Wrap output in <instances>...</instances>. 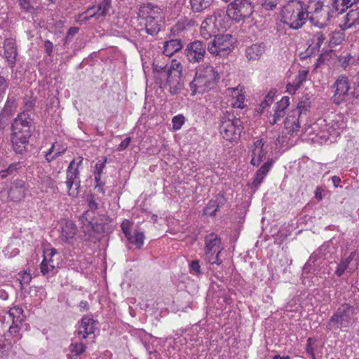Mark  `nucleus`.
Segmentation results:
<instances>
[{
	"instance_id": "40",
	"label": "nucleus",
	"mask_w": 359,
	"mask_h": 359,
	"mask_svg": "<svg viewBox=\"0 0 359 359\" xmlns=\"http://www.w3.org/2000/svg\"><path fill=\"white\" fill-rule=\"evenodd\" d=\"M325 39V36L322 32H316L313 35V39H312V43L314 46L313 49H314L316 50H319V49L320 48Z\"/></svg>"
},
{
	"instance_id": "53",
	"label": "nucleus",
	"mask_w": 359,
	"mask_h": 359,
	"mask_svg": "<svg viewBox=\"0 0 359 359\" xmlns=\"http://www.w3.org/2000/svg\"><path fill=\"white\" fill-rule=\"evenodd\" d=\"M19 276L20 281V283L21 285L28 284L32 280L30 273H27L26 271H23L22 273H19Z\"/></svg>"
},
{
	"instance_id": "36",
	"label": "nucleus",
	"mask_w": 359,
	"mask_h": 359,
	"mask_svg": "<svg viewBox=\"0 0 359 359\" xmlns=\"http://www.w3.org/2000/svg\"><path fill=\"white\" fill-rule=\"evenodd\" d=\"M266 154V151L264 149V148H259L257 151L256 149H253L252 151V158L251 159L250 163L254 166H259L261 162L263 161Z\"/></svg>"
},
{
	"instance_id": "29",
	"label": "nucleus",
	"mask_w": 359,
	"mask_h": 359,
	"mask_svg": "<svg viewBox=\"0 0 359 359\" xmlns=\"http://www.w3.org/2000/svg\"><path fill=\"white\" fill-rule=\"evenodd\" d=\"M87 349L86 345L83 342L71 343L69 346V353L67 357L68 359H77V358L84 353Z\"/></svg>"
},
{
	"instance_id": "6",
	"label": "nucleus",
	"mask_w": 359,
	"mask_h": 359,
	"mask_svg": "<svg viewBox=\"0 0 359 359\" xmlns=\"http://www.w3.org/2000/svg\"><path fill=\"white\" fill-rule=\"evenodd\" d=\"M223 250L221 238L215 233H211L205 237L204 260L210 264L219 266L222 261L220 259V253Z\"/></svg>"
},
{
	"instance_id": "62",
	"label": "nucleus",
	"mask_w": 359,
	"mask_h": 359,
	"mask_svg": "<svg viewBox=\"0 0 359 359\" xmlns=\"http://www.w3.org/2000/svg\"><path fill=\"white\" fill-rule=\"evenodd\" d=\"M105 162H106V160L104 162H102L100 163H96L95 167V171H94L95 175H101V174L103 171V169L105 167Z\"/></svg>"
},
{
	"instance_id": "32",
	"label": "nucleus",
	"mask_w": 359,
	"mask_h": 359,
	"mask_svg": "<svg viewBox=\"0 0 359 359\" xmlns=\"http://www.w3.org/2000/svg\"><path fill=\"white\" fill-rule=\"evenodd\" d=\"M306 8L308 15L311 13L318 15L326 6H324L323 2L320 0H309L308 4H306Z\"/></svg>"
},
{
	"instance_id": "11",
	"label": "nucleus",
	"mask_w": 359,
	"mask_h": 359,
	"mask_svg": "<svg viewBox=\"0 0 359 359\" xmlns=\"http://www.w3.org/2000/svg\"><path fill=\"white\" fill-rule=\"evenodd\" d=\"M206 45L201 41L189 43L185 49V55L190 62H200L204 58Z\"/></svg>"
},
{
	"instance_id": "31",
	"label": "nucleus",
	"mask_w": 359,
	"mask_h": 359,
	"mask_svg": "<svg viewBox=\"0 0 359 359\" xmlns=\"http://www.w3.org/2000/svg\"><path fill=\"white\" fill-rule=\"evenodd\" d=\"M59 266L50 265L48 263V258L46 256L44 257L43 260L40 264L41 272L43 275L47 276H53L58 272Z\"/></svg>"
},
{
	"instance_id": "44",
	"label": "nucleus",
	"mask_w": 359,
	"mask_h": 359,
	"mask_svg": "<svg viewBox=\"0 0 359 359\" xmlns=\"http://www.w3.org/2000/svg\"><path fill=\"white\" fill-rule=\"evenodd\" d=\"M23 310L20 307H14L13 309H11L8 311L9 316L12 319V321L14 320H16L18 317L20 319V323L23 320V316H22Z\"/></svg>"
},
{
	"instance_id": "63",
	"label": "nucleus",
	"mask_w": 359,
	"mask_h": 359,
	"mask_svg": "<svg viewBox=\"0 0 359 359\" xmlns=\"http://www.w3.org/2000/svg\"><path fill=\"white\" fill-rule=\"evenodd\" d=\"M130 141H131L130 137H126V139H124L118 145V149L120 151H121V150H124L125 149H126L128 147Z\"/></svg>"
},
{
	"instance_id": "58",
	"label": "nucleus",
	"mask_w": 359,
	"mask_h": 359,
	"mask_svg": "<svg viewBox=\"0 0 359 359\" xmlns=\"http://www.w3.org/2000/svg\"><path fill=\"white\" fill-rule=\"evenodd\" d=\"M53 44L49 40H46L44 41V49L46 54L49 56H52L53 50Z\"/></svg>"
},
{
	"instance_id": "48",
	"label": "nucleus",
	"mask_w": 359,
	"mask_h": 359,
	"mask_svg": "<svg viewBox=\"0 0 359 359\" xmlns=\"http://www.w3.org/2000/svg\"><path fill=\"white\" fill-rule=\"evenodd\" d=\"M79 30V29L76 27H71L68 29L65 38V45L73 39V37L78 33Z\"/></svg>"
},
{
	"instance_id": "19",
	"label": "nucleus",
	"mask_w": 359,
	"mask_h": 359,
	"mask_svg": "<svg viewBox=\"0 0 359 359\" xmlns=\"http://www.w3.org/2000/svg\"><path fill=\"white\" fill-rule=\"evenodd\" d=\"M266 51V46L264 43H255L248 46L245 50V56L248 61L259 60Z\"/></svg>"
},
{
	"instance_id": "57",
	"label": "nucleus",
	"mask_w": 359,
	"mask_h": 359,
	"mask_svg": "<svg viewBox=\"0 0 359 359\" xmlns=\"http://www.w3.org/2000/svg\"><path fill=\"white\" fill-rule=\"evenodd\" d=\"M352 60L353 57L350 55H348L346 56L341 57L339 60L341 62V67L346 69Z\"/></svg>"
},
{
	"instance_id": "16",
	"label": "nucleus",
	"mask_w": 359,
	"mask_h": 359,
	"mask_svg": "<svg viewBox=\"0 0 359 359\" xmlns=\"http://www.w3.org/2000/svg\"><path fill=\"white\" fill-rule=\"evenodd\" d=\"M144 20V26L146 32L151 36L156 35L161 29V24L164 20V17H154L145 18L142 17Z\"/></svg>"
},
{
	"instance_id": "34",
	"label": "nucleus",
	"mask_w": 359,
	"mask_h": 359,
	"mask_svg": "<svg viewBox=\"0 0 359 359\" xmlns=\"http://www.w3.org/2000/svg\"><path fill=\"white\" fill-rule=\"evenodd\" d=\"M144 238L145 236L143 232L135 230L133 233H131L127 238V240L129 241V243L135 245L137 248H141L144 245Z\"/></svg>"
},
{
	"instance_id": "50",
	"label": "nucleus",
	"mask_w": 359,
	"mask_h": 359,
	"mask_svg": "<svg viewBox=\"0 0 359 359\" xmlns=\"http://www.w3.org/2000/svg\"><path fill=\"white\" fill-rule=\"evenodd\" d=\"M20 319L19 317L17 318L16 320L13 319V321L12 323V325L10 326L9 331L11 334H17L19 332V330H20Z\"/></svg>"
},
{
	"instance_id": "21",
	"label": "nucleus",
	"mask_w": 359,
	"mask_h": 359,
	"mask_svg": "<svg viewBox=\"0 0 359 359\" xmlns=\"http://www.w3.org/2000/svg\"><path fill=\"white\" fill-rule=\"evenodd\" d=\"M163 48V54L168 57H172L183 48V44L180 39H171L164 42Z\"/></svg>"
},
{
	"instance_id": "37",
	"label": "nucleus",
	"mask_w": 359,
	"mask_h": 359,
	"mask_svg": "<svg viewBox=\"0 0 359 359\" xmlns=\"http://www.w3.org/2000/svg\"><path fill=\"white\" fill-rule=\"evenodd\" d=\"M55 144L53 143L51 146V147L45 153L44 156L48 163H50L55 159H56L60 156L62 155L66 149H62V150H56L55 151Z\"/></svg>"
},
{
	"instance_id": "55",
	"label": "nucleus",
	"mask_w": 359,
	"mask_h": 359,
	"mask_svg": "<svg viewBox=\"0 0 359 359\" xmlns=\"http://www.w3.org/2000/svg\"><path fill=\"white\" fill-rule=\"evenodd\" d=\"M275 92L271 90L266 95L265 100L262 102V106L264 108L266 106H269L270 103H271L273 100V97L275 95Z\"/></svg>"
},
{
	"instance_id": "9",
	"label": "nucleus",
	"mask_w": 359,
	"mask_h": 359,
	"mask_svg": "<svg viewBox=\"0 0 359 359\" xmlns=\"http://www.w3.org/2000/svg\"><path fill=\"white\" fill-rule=\"evenodd\" d=\"M32 125L33 120L27 112L23 111L19 114L12 123L11 136L30 138L32 136L31 128Z\"/></svg>"
},
{
	"instance_id": "30",
	"label": "nucleus",
	"mask_w": 359,
	"mask_h": 359,
	"mask_svg": "<svg viewBox=\"0 0 359 359\" xmlns=\"http://www.w3.org/2000/svg\"><path fill=\"white\" fill-rule=\"evenodd\" d=\"M215 0H189L191 10L194 13H202L209 8Z\"/></svg>"
},
{
	"instance_id": "49",
	"label": "nucleus",
	"mask_w": 359,
	"mask_h": 359,
	"mask_svg": "<svg viewBox=\"0 0 359 359\" xmlns=\"http://www.w3.org/2000/svg\"><path fill=\"white\" fill-rule=\"evenodd\" d=\"M308 75V71L302 70L299 71L298 75L296 76L294 81L298 84L299 86L302 84V83L306 81Z\"/></svg>"
},
{
	"instance_id": "5",
	"label": "nucleus",
	"mask_w": 359,
	"mask_h": 359,
	"mask_svg": "<svg viewBox=\"0 0 359 359\" xmlns=\"http://www.w3.org/2000/svg\"><path fill=\"white\" fill-rule=\"evenodd\" d=\"M244 129L243 121L226 111L220 118L219 132L224 139L233 142L240 139Z\"/></svg>"
},
{
	"instance_id": "4",
	"label": "nucleus",
	"mask_w": 359,
	"mask_h": 359,
	"mask_svg": "<svg viewBox=\"0 0 359 359\" xmlns=\"http://www.w3.org/2000/svg\"><path fill=\"white\" fill-rule=\"evenodd\" d=\"M356 308L350 304L340 305L333 313L327 323V328L346 330L351 327L355 320Z\"/></svg>"
},
{
	"instance_id": "52",
	"label": "nucleus",
	"mask_w": 359,
	"mask_h": 359,
	"mask_svg": "<svg viewBox=\"0 0 359 359\" xmlns=\"http://www.w3.org/2000/svg\"><path fill=\"white\" fill-rule=\"evenodd\" d=\"M346 270L348 271V267L344 264V262H341V260L338 264L334 273L338 277H341L344 273Z\"/></svg>"
},
{
	"instance_id": "23",
	"label": "nucleus",
	"mask_w": 359,
	"mask_h": 359,
	"mask_svg": "<svg viewBox=\"0 0 359 359\" xmlns=\"http://www.w3.org/2000/svg\"><path fill=\"white\" fill-rule=\"evenodd\" d=\"M77 231L76 226L72 221H67L62 227L60 238L65 242L74 238Z\"/></svg>"
},
{
	"instance_id": "35",
	"label": "nucleus",
	"mask_w": 359,
	"mask_h": 359,
	"mask_svg": "<svg viewBox=\"0 0 359 359\" xmlns=\"http://www.w3.org/2000/svg\"><path fill=\"white\" fill-rule=\"evenodd\" d=\"M81 181H76L66 178L65 184L67 185L68 194L72 196H77L79 191Z\"/></svg>"
},
{
	"instance_id": "60",
	"label": "nucleus",
	"mask_w": 359,
	"mask_h": 359,
	"mask_svg": "<svg viewBox=\"0 0 359 359\" xmlns=\"http://www.w3.org/2000/svg\"><path fill=\"white\" fill-rule=\"evenodd\" d=\"M19 2L21 8L25 12H29L33 8L31 4L27 0H19Z\"/></svg>"
},
{
	"instance_id": "2",
	"label": "nucleus",
	"mask_w": 359,
	"mask_h": 359,
	"mask_svg": "<svg viewBox=\"0 0 359 359\" xmlns=\"http://www.w3.org/2000/svg\"><path fill=\"white\" fill-rule=\"evenodd\" d=\"M282 22L293 29L301 28L308 18L306 4L301 0H290L281 10Z\"/></svg>"
},
{
	"instance_id": "51",
	"label": "nucleus",
	"mask_w": 359,
	"mask_h": 359,
	"mask_svg": "<svg viewBox=\"0 0 359 359\" xmlns=\"http://www.w3.org/2000/svg\"><path fill=\"white\" fill-rule=\"evenodd\" d=\"M111 0H103L101 4V7L102 8V11L100 13V15L106 16L108 13L109 9L111 7Z\"/></svg>"
},
{
	"instance_id": "17",
	"label": "nucleus",
	"mask_w": 359,
	"mask_h": 359,
	"mask_svg": "<svg viewBox=\"0 0 359 359\" xmlns=\"http://www.w3.org/2000/svg\"><path fill=\"white\" fill-rule=\"evenodd\" d=\"M226 203V198L223 194H218L215 199L210 200L204 209V214L210 217H214L219 208Z\"/></svg>"
},
{
	"instance_id": "46",
	"label": "nucleus",
	"mask_w": 359,
	"mask_h": 359,
	"mask_svg": "<svg viewBox=\"0 0 359 359\" xmlns=\"http://www.w3.org/2000/svg\"><path fill=\"white\" fill-rule=\"evenodd\" d=\"M290 104V98L287 96H284L279 102L276 103V110L285 112V109Z\"/></svg>"
},
{
	"instance_id": "8",
	"label": "nucleus",
	"mask_w": 359,
	"mask_h": 359,
	"mask_svg": "<svg viewBox=\"0 0 359 359\" xmlns=\"http://www.w3.org/2000/svg\"><path fill=\"white\" fill-rule=\"evenodd\" d=\"M332 88L333 95L331 100L334 104L340 105L350 99L351 81L345 74H341L337 78Z\"/></svg>"
},
{
	"instance_id": "61",
	"label": "nucleus",
	"mask_w": 359,
	"mask_h": 359,
	"mask_svg": "<svg viewBox=\"0 0 359 359\" xmlns=\"http://www.w3.org/2000/svg\"><path fill=\"white\" fill-rule=\"evenodd\" d=\"M8 353L4 340L0 339V359H3Z\"/></svg>"
},
{
	"instance_id": "54",
	"label": "nucleus",
	"mask_w": 359,
	"mask_h": 359,
	"mask_svg": "<svg viewBox=\"0 0 359 359\" xmlns=\"http://www.w3.org/2000/svg\"><path fill=\"white\" fill-rule=\"evenodd\" d=\"M121 226L126 238H127L131 234L130 222L128 220L123 221Z\"/></svg>"
},
{
	"instance_id": "38",
	"label": "nucleus",
	"mask_w": 359,
	"mask_h": 359,
	"mask_svg": "<svg viewBox=\"0 0 359 359\" xmlns=\"http://www.w3.org/2000/svg\"><path fill=\"white\" fill-rule=\"evenodd\" d=\"M187 28L188 27H187L186 23L182 18L170 28L169 36L170 37H175L178 36L180 32L186 30Z\"/></svg>"
},
{
	"instance_id": "56",
	"label": "nucleus",
	"mask_w": 359,
	"mask_h": 359,
	"mask_svg": "<svg viewBox=\"0 0 359 359\" xmlns=\"http://www.w3.org/2000/svg\"><path fill=\"white\" fill-rule=\"evenodd\" d=\"M359 99V81L353 83V90L350 92V99Z\"/></svg>"
},
{
	"instance_id": "39",
	"label": "nucleus",
	"mask_w": 359,
	"mask_h": 359,
	"mask_svg": "<svg viewBox=\"0 0 359 359\" xmlns=\"http://www.w3.org/2000/svg\"><path fill=\"white\" fill-rule=\"evenodd\" d=\"M310 107L311 102L309 100V99H306L299 102L297 109L294 111H292V112L298 115V117H299L302 113L309 111Z\"/></svg>"
},
{
	"instance_id": "7",
	"label": "nucleus",
	"mask_w": 359,
	"mask_h": 359,
	"mask_svg": "<svg viewBox=\"0 0 359 359\" xmlns=\"http://www.w3.org/2000/svg\"><path fill=\"white\" fill-rule=\"evenodd\" d=\"M254 12V5L251 0H233L227 6L226 13L229 18L236 23L245 21Z\"/></svg>"
},
{
	"instance_id": "45",
	"label": "nucleus",
	"mask_w": 359,
	"mask_h": 359,
	"mask_svg": "<svg viewBox=\"0 0 359 359\" xmlns=\"http://www.w3.org/2000/svg\"><path fill=\"white\" fill-rule=\"evenodd\" d=\"M184 120L185 118L183 115L180 114L175 116L172 119V128L175 130L181 128L184 123Z\"/></svg>"
},
{
	"instance_id": "27",
	"label": "nucleus",
	"mask_w": 359,
	"mask_h": 359,
	"mask_svg": "<svg viewBox=\"0 0 359 359\" xmlns=\"http://www.w3.org/2000/svg\"><path fill=\"white\" fill-rule=\"evenodd\" d=\"M29 139L25 137L11 136V143L13 151L18 154H22L26 151L29 144Z\"/></svg>"
},
{
	"instance_id": "28",
	"label": "nucleus",
	"mask_w": 359,
	"mask_h": 359,
	"mask_svg": "<svg viewBox=\"0 0 359 359\" xmlns=\"http://www.w3.org/2000/svg\"><path fill=\"white\" fill-rule=\"evenodd\" d=\"M298 115L291 111V114H289L285 121V128L287 130L288 133H293L296 131H298L300 125L299 122Z\"/></svg>"
},
{
	"instance_id": "24",
	"label": "nucleus",
	"mask_w": 359,
	"mask_h": 359,
	"mask_svg": "<svg viewBox=\"0 0 359 359\" xmlns=\"http://www.w3.org/2000/svg\"><path fill=\"white\" fill-rule=\"evenodd\" d=\"M273 162L274 161H273L272 158L267 161L257 171L255 174V177L252 182V185L254 187H258L260 184H262L264 178L266 177V175L271 168Z\"/></svg>"
},
{
	"instance_id": "12",
	"label": "nucleus",
	"mask_w": 359,
	"mask_h": 359,
	"mask_svg": "<svg viewBox=\"0 0 359 359\" xmlns=\"http://www.w3.org/2000/svg\"><path fill=\"white\" fill-rule=\"evenodd\" d=\"M96 321L88 316H83L79 322L77 329V336L80 339L95 338Z\"/></svg>"
},
{
	"instance_id": "43",
	"label": "nucleus",
	"mask_w": 359,
	"mask_h": 359,
	"mask_svg": "<svg viewBox=\"0 0 359 359\" xmlns=\"http://www.w3.org/2000/svg\"><path fill=\"white\" fill-rule=\"evenodd\" d=\"M189 272L196 276H200L203 273L198 260H192L189 264Z\"/></svg>"
},
{
	"instance_id": "18",
	"label": "nucleus",
	"mask_w": 359,
	"mask_h": 359,
	"mask_svg": "<svg viewBox=\"0 0 359 359\" xmlns=\"http://www.w3.org/2000/svg\"><path fill=\"white\" fill-rule=\"evenodd\" d=\"M4 55L11 68L15 65L16 57L18 55L17 47L15 41L13 39H6L4 42Z\"/></svg>"
},
{
	"instance_id": "59",
	"label": "nucleus",
	"mask_w": 359,
	"mask_h": 359,
	"mask_svg": "<svg viewBox=\"0 0 359 359\" xmlns=\"http://www.w3.org/2000/svg\"><path fill=\"white\" fill-rule=\"evenodd\" d=\"M299 87L300 86L298 84H297L294 81H293L292 83H289L287 84L286 86L287 92H288L291 95H294Z\"/></svg>"
},
{
	"instance_id": "64",
	"label": "nucleus",
	"mask_w": 359,
	"mask_h": 359,
	"mask_svg": "<svg viewBox=\"0 0 359 359\" xmlns=\"http://www.w3.org/2000/svg\"><path fill=\"white\" fill-rule=\"evenodd\" d=\"M6 119L4 114H0V135H2L4 133V128L6 125Z\"/></svg>"
},
{
	"instance_id": "26",
	"label": "nucleus",
	"mask_w": 359,
	"mask_h": 359,
	"mask_svg": "<svg viewBox=\"0 0 359 359\" xmlns=\"http://www.w3.org/2000/svg\"><path fill=\"white\" fill-rule=\"evenodd\" d=\"M221 18L219 11L215 12L207 17L201 23V31H209V29H218V18Z\"/></svg>"
},
{
	"instance_id": "22",
	"label": "nucleus",
	"mask_w": 359,
	"mask_h": 359,
	"mask_svg": "<svg viewBox=\"0 0 359 359\" xmlns=\"http://www.w3.org/2000/svg\"><path fill=\"white\" fill-rule=\"evenodd\" d=\"M140 11L142 13V17L150 18L164 17L162 9L158 6L151 3H147L141 6Z\"/></svg>"
},
{
	"instance_id": "47",
	"label": "nucleus",
	"mask_w": 359,
	"mask_h": 359,
	"mask_svg": "<svg viewBox=\"0 0 359 359\" xmlns=\"http://www.w3.org/2000/svg\"><path fill=\"white\" fill-rule=\"evenodd\" d=\"M278 3L279 0H264L262 6L265 10L271 11L276 7Z\"/></svg>"
},
{
	"instance_id": "1",
	"label": "nucleus",
	"mask_w": 359,
	"mask_h": 359,
	"mask_svg": "<svg viewBox=\"0 0 359 359\" xmlns=\"http://www.w3.org/2000/svg\"><path fill=\"white\" fill-rule=\"evenodd\" d=\"M152 70L156 83L160 86L168 85L172 95L177 94L183 88L182 65L177 60H173L164 66L154 62Z\"/></svg>"
},
{
	"instance_id": "25",
	"label": "nucleus",
	"mask_w": 359,
	"mask_h": 359,
	"mask_svg": "<svg viewBox=\"0 0 359 359\" xmlns=\"http://www.w3.org/2000/svg\"><path fill=\"white\" fill-rule=\"evenodd\" d=\"M341 260L348 267V272L353 273L359 264V254L356 251H353L347 257L344 255Z\"/></svg>"
},
{
	"instance_id": "3",
	"label": "nucleus",
	"mask_w": 359,
	"mask_h": 359,
	"mask_svg": "<svg viewBox=\"0 0 359 359\" xmlns=\"http://www.w3.org/2000/svg\"><path fill=\"white\" fill-rule=\"evenodd\" d=\"M219 79V76L212 66L201 65L196 69L195 77L189 86L192 94L201 93L213 88Z\"/></svg>"
},
{
	"instance_id": "13",
	"label": "nucleus",
	"mask_w": 359,
	"mask_h": 359,
	"mask_svg": "<svg viewBox=\"0 0 359 359\" xmlns=\"http://www.w3.org/2000/svg\"><path fill=\"white\" fill-rule=\"evenodd\" d=\"M93 217L90 210H86L79 217V221L82 224L81 228L83 232L89 236H92L94 233H99L100 231H103V226L100 224L94 223Z\"/></svg>"
},
{
	"instance_id": "20",
	"label": "nucleus",
	"mask_w": 359,
	"mask_h": 359,
	"mask_svg": "<svg viewBox=\"0 0 359 359\" xmlns=\"http://www.w3.org/2000/svg\"><path fill=\"white\" fill-rule=\"evenodd\" d=\"M83 160V157L79 156L77 158H74L69 163L67 169L66 178L76 181H81L79 168L81 165Z\"/></svg>"
},
{
	"instance_id": "15",
	"label": "nucleus",
	"mask_w": 359,
	"mask_h": 359,
	"mask_svg": "<svg viewBox=\"0 0 359 359\" xmlns=\"http://www.w3.org/2000/svg\"><path fill=\"white\" fill-rule=\"evenodd\" d=\"M26 191L27 188L25 182L16 180L12 184L8 191V196L12 201H20L25 198Z\"/></svg>"
},
{
	"instance_id": "42",
	"label": "nucleus",
	"mask_w": 359,
	"mask_h": 359,
	"mask_svg": "<svg viewBox=\"0 0 359 359\" xmlns=\"http://www.w3.org/2000/svg\"><path fill=\"white\" fill-rule=\"evenodd\" d=\"M86 202L88 203L90 212L91 214L98 208V203H97V198L93 194L87 195Z\"/></svg>"
},
{
	"instance_id": "41",
	"label": "nucleus",
	"mask_w": 359,
	"mask_h": 359,
	"mask_svg": "<svg viewBox=\"0 0 359 359\" xmlns=\"http://www.w3.org/2000/svg\"><path fill=\"white\" fill-rule=\"evenodd\" d=\"M346 17V21H350L353 27L359 25V11L358 10H351Z\"/></svg>"
},
{
	"instance_id": "33",
	"label": "nucleus",
	"mask_w": 359,
	"mask_h": 359,
	"mask_svg": "<svg viewBox=\"0 0 359 359\" xmlns=\"http://www.w3.org/2000/svg\"><path fill=\"white\" fill-rule=\"evenodd\" d=\"M353 4L351 0H332V6L337 14H341Z\"/></svg>"
},
{
	"instance_id": "10",
	"label": "nucleus",
	"mask_w": 359,
	"mask_h": 359,
	"mask_svg": "<svg viewBox=\"0 0 359 359\" xmlns=\"http://www.w3.org/2000/svg\"><path fill=\"white\" fill-rule=\"evenodd\" d=\"M233 43V39L230 34L218 35L208 43L207 49L212 55H224L230 52Z\"/></svg>"
},
{
	"instance_id": "14",
	"label": "nucleus",
	"mask_w": 359,
	"mask_h": 359,
	"mask_svg": "<svg viewBox=\"0 0 359 359\" xmlns=\"http://www.w3.org/2000/svg\"><path fill=\"white\" fill-rule=\"evenodd\" d=\"M335 13L337 14V12H335L332 6L330 8L326 6V8L323 9V11L318 13V15H316L317 20H316L313 17H311L310 20L314 25L323 28L327 25L328 22L334 16Z\"/></svg>"
}]
</instances>
